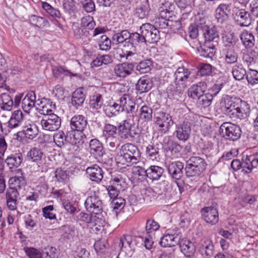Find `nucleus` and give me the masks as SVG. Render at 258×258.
<instances>
[{"label": "nucleus", "instance_id": "f257e3e1", "mask_svg": "<svg viewBox=\"0 0 258 258\" xmlns=\"http://www.w3.org/2000/svg\"><path fill=\"white\" fill-rule=\"evenodd\" d=\"M197 116L192 113L184 115L183 120L176 124L175 135L179 141H187L190 136L191 126L195 123Z\"/></svg>", "mask_w": 258, "mask_h": 258}, {"label": "nucleus", "instance_id": "f03ea898", "mask_svg": "<svg viewBox=\"0 0 258 258\" xmlns=\"http://www.w3.org/2000/svg\"><path fill=\"white\" fill-rule=\"evenodd\" d=\"M116 43H122L125 42L127 43V46L131 47V49L133 51H135V45L140 43H144L145 38L142 34H139L137 32L130 34L127 30H122L119 33L114 34V42Z\"/></svg>", "mask_w": 258, "mask_h": 258}, {"label": "nucleus", "instance_id": "7ed1b4c3", "mask_svg": "<svg viewBox=\"0 0 258 258\" xmlns=\"http://www.w3.org/2000/svg\"><path fill=\"white\" fill-rule=\"evenodd\" d=\"M173 5L166 2L160 8L159 17L155 19L154 26L155 28L165 29L168 26L169 19L173 14Z\"/></svg>", "mask_w": 258, "mask_h": 258}, {"label": "nucleus", "instance_id": "20e7f679", "mask_svg": "<svg viewBox=\"0 0 258 258\" xmlns=\"http://www.w3.org/2000/svg\"><path fill=\"white\" fill-rule=\"evenodd\" d=\"M219 133L224 138L230 141H235L240 139L242 131L239 125L231 122H225L221 125Z\"/></svg>", "mask_w": 258, "mask_h": 258}, {"label": "nucleus", "instance_id": "39448f33", "mask_svg": "<svg viewBox=\"0 0 258 258\" xmlns=\"http://www.w3.org/2000/svg\"><path fill=\"white\" fill-rule=\"evenodd\" d=\"M154 121L158 130L163 133H166L173 124L171 116L163 111L155 112L154 114Z\"/></svg>", "mask_w": 258, "mask_h": 258}, {"label": "nucleus", "instance_id": "423d86ee", "mask_svg": "<svg viewBox=\"0 0 258 258\" xmlns=\"http://www.w3.org/2000/svg\"><path fill=\"white\" fill-rule=\"evenodd\" d=\"M190 72L184 67H179L174 74V84L176 86V91L180 93L187 85V83L190 82Z\"/></svg>", "mask_w": 258, "mask_h": 258}, {"label": "nucleus", "instance_id": "0eeeda50", "mask_svg": "<svg viewBox=\"0 0 258 258\" xmlns=\"http://www.w3.org/2000/svg\"><path fill=\"white\" fill-rule=\"evenodd\" d=\"M240 99L239 97L228 95L224 97L221 102V110L223 112L231 118H233Z\"/></svg>", "mask_w": 258, "mask_h": 258}, {"label": "nucleus", "instance_id": "6e6552de", "mask_svg": "<svg viewBox=\"0 0 258 258\" xmlns=\"http://www.w3.org/2000/svg\"><path fill=\"white\" fill-rule=\"evenodd\" d=\"M61 118L54 113L44 116L41 120V125L43 130L53 132L57 130L61 125Z\"/></svg>", "mask_w": 258, "mask_h": 258}, {"label": "nucleus", "instance_id": "1a4fd4ad", "mask_svg": "<svg viewBox=\"0 0 258 258\" xmlns=\"http://www.w3.org/2000/svg\"><path fill=\"white\" fill-rule=\"evenodd\" d=\"M85 206L87 211L96 215L102 212V203L99 197L95 195L88 197L85 201Z\"/></svg>", "mask_w": 258, "mask_h": 258}, {"label": "nucleus", "instance_id": "9d476101", "mask_svg": "<svg viewBox=\"0 0 258 258\" xmlns=\"http://www.w3.org/2000/svg\"><path fill=\"white\" fill-rule=\"evenodd\" d=\"M55 104L50 99L45 98L42 100L38 99L36 102V110L40 114H43L44 116L52 113V109H55Z\"/></svg>", "mask_w": 258, "mask_h": 258}, {"label": "nucleus", "instance_id": "9b49d317", "mask_svg": "<svg viewBox=\"0 0 258 258\" xmlns=\"http://www.w3.org/2000/svg\"><path fill=\"white\" fill-rule=\"evenodd\" d=\"M180 237L179 232L176 231L173 233L170 231L161 238L159 243L161 246L164 247L174 246L178 244Z\"/></svg>", "mask_w": 258, "mask_h": 258}, {"label": "nucleus", "instance_id": "f8f14e48", "mask_svg": "<svg viewBox=\"0 0 258 258\" xmlns=\"http://www.w3.org/2000/svg\"><path fill=\"white\" fill-rule=\"evenodd\" d=\"M178 244L181 252L185 256H193L196 251V246L194 242L187 238H181Z\"/></svg>", "mask_w": 258, "mask_h": 258}, {"label": "nucleus", "instance_id": "ddd939ff", "mask_svg": "<svg viewBox=\"0 0 258 258\" xmlns=\"http://www.w3.org/2000/svg\"><path fill=\"white\" fill-rule=\"evenodd\" d=\"M201 212L207 223L215 225L218 222L219 214L216 208L213 207H205Z\"/></svg>", "mask_w": 258, "mask_h": 258}, {"label": "nucleus", "instance_id": "4468645a", "mask_svg": "<svg viewBox=\"0 0 258 258\" xmlns=\"http://www.w3.org/2000/svg\"><path fill=\"white\" fill-rule=\"evenodd\" d=\"M183 168V163L180 161L173 162L167 166L170 177L175 180H179L182 177Z\"/></svg>", "mask_w": 258, "mask_h": 258}, {"label": "nucleus", "instance_id": "2eb2a0df", "mask_svg": "<svg viewBox=\"0 0 258 258\" xmlns=\"http://www.w3.org/2000/svg\"><path fill=\"white\" fill-rule=\"evenodd\" d=\"M214 246L212 241L209 238L202 239L199 243V251L203 258H208L213 254Z\"/></svg>", "mask_w": 258, "mask_h": 258}, {"label": "nucleus", "instance_id": "dca6fc26", "mask_svg": "<svg viewBox=\"0 0 258 258\" xmlns=\"http://www.w3.org/2000/svg\"><path fill=\"white\" fill-rule=\"evenodd\" d=\"M218 43L204 42L200 48H198V51L200 55L206 58H212L215 54L216 51V47Z\"/></svg>", "mask_w": 258, "mask_h": 258}, {"label": "nucleus", "instance_id": "f3484780", "mask_svg": "<svg viewBox=\"0 0 258 258\" xmlns=\"http://www.w3.org/2000/svg\"><path fill=\"white\" fill-rule=\"evenodd\" d=\"M121 148L125 154H128L130 156V164H136L139 161L140 152L136 146L132 144H127L122 146Z\"/></svg>", "mask_w": 258, "mask_h": 258}, {"label": "nucleus", "instance_id": "a211bd4d", "mask_svg": "<svg viewBox=\"0 0 258 258\" xmlns=\"http://www.w3.org/2000/svg\"><path fill=\"white\" fill-rule=\"evenodd\" d=\"M88 124L87 119L82 115H74L71 119V128L78 132H83L86 128Z\"/></svg>", "mask_w": 258, "mask_h": 258}, {"label": "nucleus", "instance_id": "6ab92c4d", "mask_svg": "<svg viewBox=\"0 0 258 258\" xmlns=\"http://www.w3.org/2000/svg\"><path fill=\"white\" fill-rule=\"evenodd\" d=\"M235 20L240 26H248L253 19L251 14L245 9L238 10L235 16Z\"/></svg>", "mask_w": 258, "mask_h": 258}, {"label": "nucleus", "instance_id": "aec40b11", "mask_svg": "<svg viewBox=\"0 0 258 258\" xmlns=\"http://www.w3.org/2000/svg\"><path fill=\"white\" fill-rule=\"evenodd\" d=\"M37 101L35 92L29 91L22 100V108L25 112L29 113L34 107L36 108Z\"/></svg>", "mask_w": 258, "mask_h": 258}, {"label": "nucleus", "instance_id": "412c9836", "mask_svg": "<svg viewBox=\"0 0 258 258\" xmlns=\"http://www.w3.org/2000/svg\"><path fill=\"white\" fill-rule=\"evenodd\" d=\"M19 195V192L16 189L9 188L7 190L6 198L7 205L9 210L14 211L17 209Z\"/></svg>", "mask_w": 258, "mask_h": 258}, {"label": "nucleus", "instance_id": "4be33fe9", "mask_svg": "<svg viewBox=\"0 0 258 258\" xmlns=\"http://www.w3.org/2000/svg\"><path fill=\"white\" fill-rule=\"evenodd\" d=\"M207 89V84L205 82H199L192 85L188 90V96L194 99H197L204 94Z\"/></svg>", "mask_w": 258, "mask_h": 258}, {"label": "nucleus", "instance_id": "5701e85b", "mask_svg": "<svg viewBox=\"0 0 258 258\" xmlns=\"http://www.w3.org/2000/svg\"><path fill=\"white\" fill-rule=\"evenodd\" d=\"M134 68L133 63L123 62L115 66L114 72L116 77L123 78L132 73Z\"/></svg>", "mask_w": 258, "mask_h": 258}, {"label": "nucleus", "instance_id": "b1692460", "mask_svg": "<svg viewBox=\"0 0 258 258\" xmlns=\"http://www.w3.org/2000/svg\"><path fill=\"white\" fill-rule=\"evenodd\" d=\"M38 129L35 124H29L23 126V130L17 133V135L21 138L33 140L38 134Z\"/></svg>", "mask_w": 258, "mask_h": 258}, {"label": "nucleus", "instance_id": "393cba45", "mask_svg": "<svg viewBox=\"0 0 258 258\" xmlns=\"http://www.w3.org/2000/svg\"><path fill=\"white\" fill-rule=\"evenodd\" d=\"M202 31L205 37V42L218 43L219 34L215 27L203 26Z\"/></svg>", "mask_w": 258, "mask_h": 258}, {"label": "nucleus", "instance_id": "a878e982", "mask_svg": "<svg viewBox=\"0 0 258 258\" xmlns=\"http://www.w3.org/2000/svg\"><path fill=\"white\" fill-rule=\"evenodd\" d=\"M250 112L249 104L247 102L240 99L238 106H237L233 118L240 119L245 118L249 116Z\"/></svg>", "mask_w": 258, "mask_h": 258}, {"label": "nucleus", "instance_id": "bb28decb", "mask_svg": "<svg viewBox=\"0 0 258 258\" xmlns=\"http://www.w3.org/2000/svg\"><path fill=\"white\" fill-rule=\"evenodd\" d=\"M90 152L96 159H100L105 152L102 144L97 139H92L89 144Z\"/></svg>", "mask_w": 258, "mask_h": 258}, {"label": "nucleus", "instance_id": "cd10ccee", "mask_svg": "<svg viewBox=\"0 0 258 258\" xmlns=\"http://www.w3.org/2000/svg\"><path fill=\"white\" fill-rule=\"evenodd\" d=\"M177 6L183 11L181 19H186L191 15L193 8L191 0H174Z\"/></svg>", "mask_w": 258, "mask_h": 258}, {"label": "nucleus", "instance_id": "c85d7f7f", "mask_svg": "<svg viewBox=\"0 0 258 258\" xmlns=\"http://www.w3.org/2000/svg\"><path fill=\"white\" fill-rule=\"evenodd\" d=\"M86 173L92 181L96 182H100L103 177L102 169L96 164L88 167L86 169Z\"/></svg>", "mask_w": 258, "mask_h": 258}, {"label": "nucleus", "instance_id": "c756f323", "mask_svg": "<svg viewBox=\"0 0 258 258\" xmlns=\"http://www.w3.org/2000/svg\"><path fill=\"white\" fill-rule=\"evenodd\" d=\"M129 158L130 156L128 154H125L121 148L120 151L117 153L115 157L116 170L120 171L128 166V164L130 163Z\"/></svg>", "mask_w": 258, "mask_h": 258}, {"label": "nucleus", "instance_id": "7c9ffc66", "mask_svg": "<svg viewBox=\"0 0 258 258\" xmlns=\"http://www.w3.org/2000/svg\"><path fill=\"white\" fill-rule=\"evenodd\" d=\"M153 86V82L146 76L141 77L136 85V89L140 93L147 92L150 90Z\"/></svg>", "mask_w": 258, "mask_h": 258}, {"label": "nucleus", "instance_id": "2f4dec72", "mask_svg": "<svg viewBox=\"0 0 258 258\" xmlns=\"http://www.w3.org/2000/svg\"><path fill=\"white\" fill-rule=\"evenodd\" d=\"M23 160V156L21 153L11 154L7 157L5 160L8 166L10 169L16 168L18 167Z\"/></svg>", "mask_w": 258, "mask_h": 258}, {"label": "nucleus", "instance_id": "473e14b6", "mask_svg": "<svg viewBox=\"0 0 258 258\" xmlns=\"http://www.w3.org/2000/svg\"><path fill=\"white\" fill-rule=\"evenodd\" d=\"M23 118V114L21 110L15 111L8 122V127L13 129L22 125L24 120Z\"/></svg>", "mask_w": 258, "mask_h": 258}, {"label": "nucleus", "instance_id": "72a5a7b5", "mask_svg": "<svg viewBox=\"0 0 258 258\" xmlns=\"http://www.w3.org/2000/svg\"><path fill=\"white\" fill-rule=\"evenodd\" d=\"M125 175L116 173L114 175V191L119 192L127 188Z\"/></svg>", "mask_w": 258, "mask_h": 258}, {"label": "nucleus", "instance_id": "f704fd0d", "mask_svg": "<svg viewBox=\"0 0 258 258\" xmlns=\"http://www.w3.org/2000/svg\"><path fill=\"white\" fill-rule=\"evenodd\" d=\"M43 156L44 153L41 149L36 147H33L28 152L26 158L30 162H33L39 164Z\"/></svg>", "mask_w": 258, "mask_h": 258}, {"label": "nucleus", "instance_id": "c9c22d12", "mask_svg": "<svg viewBox=\"0 0 258 258\" xmlns=\"http://www.w3.org/2000/svg\"><path fill=\"white\" fill-rule=\"evenodd\" d=\"M9 188L16 189H24L26 185V181L23 176H15L10 178L9 180Z\"/></svg>", "mask_w": 258, "mask_h": 258}, {"label": "nucleus", "instance_id": "e433bc0d", "mask_svg": "<svg viewBox=\"0 0 258 258\" xmlns=\"http://www.w3.org/2000/svg\"><path fill=\"white\" fill-rule=\"evenodd\" d=\"M131 126V125L128 122L123 120L122 122L119 123L117 128L114 126V129L118 131V133L122 139H127L130 137L131 138L133 137L130 132Z\"/></svg>", "mask_w": 258, "mask_h": 258}, {"label": "nucleus", "instance_id": "4c0bfd02", "mask_svg": "<svg viewBox=\"0 0 258 258\" xmlns=\"http://www.w3.org/2000/svg\"><path fill=\"white\" fill-rule=\"evenodd\" d=\"M223 55L226 63L231 64L235 63L238 58V55L234 48L227 47L223 49Z\"/></svg>", "mask_w": 258, "mask_h": 258}, {"label": "nucleus", "instance_id": "58836bf2", "mask_svg": "<svg viewBox=\"0 0 258 258\" xmlns=\"http://www.w3.org/2000/svg\"><path fill=\"white\" fill-rule=\"evenodd\" d=\"M85 99V95L84 94L82 89H77L73 94L72 97V104L77 109L79 107L83 105Z\"/></svg>", "mask_w": 258, "mask_h": 258}, {"label": "nucleus", "instance_id": "ea45409f", "mask_svg": "<svg viewBox=\"0 0 258 258\" xmlns=\"http://www.w3.org/2000/svg\"><path fill=\"white\" fill-rule=\"evenodd\" d=\"M164 170L163 168L153 165L147 169V177L152 180H157L162 176Z\"/></svg>", "mask_w": 258, "mask_h": 258}, {"label": "nucleus", "instance_id": "a19ab883", "mask_svg": "<svg viewBox=\"0 0 258 258\" xmlns=\"http://www.w3.org/2000/svg\"><path fill=\"white\" fill-rule=\"evenodd\" d=\"M164 144L166 150L170 151L172 155H177L182 150V147L177 142L168 138L165 139Z\"/></svg>", "mask_w": 258, "mask_h": 258}, {"label": "nucleus", "instance_id": "79ce46f5", "mask_svg": "<svg viewBox=\"0 0 258 258\" xmlns=\"http://www.w3.org/2000/svg\"><path fill=\"white\" fill-rule=\"evenodd\" d=\"M117 101H120L124 106V111L127 113H132L135 109V102L130 98L128 95L123 94L119 98L116 99Z\"/></svg>", "mask_w": 258, "mask_h": 258}, {"label": "nucleus", "instance_id": "37998d69", "mask_svg": "<svg viewBox=\"0 0 258 258\" xmlns=\"http://www.w3.org/2000/svg\"><path fill=\"white\" fill-rule=\"evenodd\" d=\"M139 118L145 122L152 121L153 118V109L148 105L144 104L140 109Z\"/></svg>", "mask_w": 258, "mask_h": 258}, {"label": "nucleus", "instance_id": "c03bdc74", "mask_svg": "<svg viewBox=\"0 0 258 258\" xmlns=\"http://www.w3.org/2000/svg\"><path fill=\"white\" fill-rule=\"evenodd\" d=\"M114 58L119 61H123L128 59V57L134 55L135 53L132 50H127L125 48H114Z\"/></svg>", "mask_w": 258, "mask_h": 258}, {"label": "nucleus", "instance_id": "a18cd8bd", "mask_svg": "<svg viewBox=\"0 0 258 258\" xmlns=\"http://www.w3.org/2000/svg\"><path fill=\"white\" fill-rule=\"evenodd\" d=\"M103 104V99L99 94H96L90 96L89 106L90 109L97 110L100 109Z\"/></svg>", "mask_w": 258, "mask_h": 258}, {"label": "nucleus", "instance_id": "49530a36", "mask_svg": "<svg viewBox=\"0 0 258 258\" xmlns=\"http://www.w3.org/2000/svg\"><path fill=\"white\" fill-rule=\"evenodd\" d=\"M200 22L191 24L188 27V33L190 37L192 39H196L199 35V30L202 31L203 26H207L204 19L201 20Z\"/></svg>", "mask_w": 258, "mask_h": 258}, {"label": "nucleus", "instance_id": "de8ad7c7", "mask_svg": "<svg viewBox=\"0 0 258 258\" xmlns=\"http://www.w3.org/2000/svg\"><path fill=\"white\" fill-rule=\"evenodd\" d=\"M240 39L245 47L251 48L254 45V37L247 31H243L240 35Z\"/></svg>", "mask_w": 258, "mask_h": 258}, {"label": "nucleus", "instance_id": "09e8293b", "mask_svg": "<svg viewBox=\"0 0 258 258\" xmlns=\"http://www.w3.org/2000/svg\"><path fill=\"white\" fill-rule=\"evenodd\" d=\"M150 10L148 0H144L141 5L138 6L136 9V15L140 19L145 18L149 14Z\"/></svg>", "mask_w": 258, "mask_h": 258}, {"label": "nucleus", "instance_id": "8fccbe9b", "mask_svg": "<svg viewBox=\"0 0 258 258\" xmlns=\"http://www.w3.org/2000/svg\"><path fill=\"white\" fill-rule=\"evenodd\" d=\"M14 105V101L12 97L8 94L3 93L0 97V106L4 110L10 111Z\"/></svg>", "mask_w": 258, "mask_h": 258}, {"label": "nucleus", "instance_id": "3c124183", "mask_svg": "<svg viewBox=\"0 0 258 258\" xmlns=\"http://www.w3.org/2000/svg\"><path fill=\"white\" fill-rule=\"evenodd\" d=\"M232 73L233 78L237 81L243 80L245 77H246L247 72L243 68L242 64L235 65L232 68Z\"/></svg>", "mask_w": 258, "mask_h": 258}, {"label": "nucleus", "instance_id": "603ef678", "mask_svg": "<svg viewBox=\"0 0 258 258\" xmlns=\"http://www.w3.org/2000/svg\"><path fill=\"white\" fill-rule=\"evenodd\" d=\"M246 163H244V166H247L250 170V173L252 172L253 168L258 167V153L246 155Z\"/></svg>", "mask_w": 258, "mask_h": 258}, {"label": "nucleus", "instance_id": "864d4df0", "mask_svg": "<svg viewBox=\"0 0 258 258\" xmlns=\"http://www.w3.org/2000/svg\"><path fill=\"white\" fill-rule=\"evenodd\" d=\"M184 170L186 175L187 177L198 176L205 170L202 168H198L195 165H189L186 163Z\"/></svg>", "mask_w": 258, "mask_h": 258}, {"label": "nucleus", "instance_id": "5fc2aeb1", "mask_svg": "<svg viewBox=\"0 0 258 258\" xmlns=\"http://www.w3.org/2000/svg\"><path fill=\"white\" fill-rule=\"evenodd\" d=\"M29 20L31 24L39 28H43L48 24L45 18L34 15L30 16Z\"/></svg>", "mask_w": 258, "mask_h": 258}, {"label": "nucleus", "instance_id": "6e6d98bb", "mask_svg": "<svg viewBox=\"0 0 258 258\" xmlns=\"http://www.w3.org/2000/svg\"><path fill=\"white\" fill-rule=\"evenodd\" d=\"M41 6L43 9L50 16L54 18H60L61 14L59 11L52 7L47 2H42Z\"/></svg>", "mask_w": 258, "mask_h": 258}, {"label": "nucleus", "instance_id": "4d7b16f0", "mask_svg": "<svg viewBox=\"0 0 258 258\" xmlns=\"http://www.w3.org/2000/svg\"><path fill=\"white\" fill-rule=\"evenodd\" d=\"M213 99L211 93H204L197 99L198 104L202 108H206L211 104Z\"/></svg>", "mask_w": 258, "mask_h": 258}, {"label": "nucleus", "instance_id": "13d9d810", "mask_svg": "<svg viewBox=\"0 0 258 258\" xmlns=\"http://www.w3.org/2000/svg\"><path fill=\"white\" fill-rule=\"evenodd\" d=\"M244 163H246V158L243 159L242 162L239 160L233 159L231 163V166L235 171H237L241 168L242 171L244 173H250L249 168L247 166H244Z\"/></svg>", "mask_w": 258, "mask_h": 258}, {"label": "nucleus", "instance_id": "bf43d9fd", "mask_svg": "<svg viewBox=\"0 0 258 258\" xmlns=\"http://www.w3.org/2000/svg\"><path fill=\"white\" fill-rule=\"evenodd\" d=\"M103 137L106 140V144L112 147L113 140V125L107 124L103 130Z\"/></svg>", "mask_w": 258, "mask_h": 258}, {"label": "nucleus", "instance_id": "052dcab7", "mask_svg": "<svg viewBox=\"0 0 258 258\" xmlns=\"http://www.w3.org/2000/svg\"><path fill=\"white\" fill-rule=\"evenodd\" d=\"M159 149L157 145H149L146 148V153L149 159L154 161L159 159Z\"/></svg>", "mask_w": 258, "mask_h": 258}, {"label": "nucleus", "instance_id": "680f3d73", "mask_svg": "<svg viewBox=\"0 0 258 258\" xmlns=\"http://www.w3.org/2000/svg\"><path fill=\"white\" fill-rule=\"evenodd\" d=\"M152 62L150 59L144 60L137 66L136 69L141 74L147 73L151 70Z\"/></svg>", "mask_w": 258, "mask_h": 258}, {"label": "nucleus", "instance_id": "e2e57ef3", "mask_svg": "<svg viewBox=\"0 0 258 258\" xmlns=\"http://www.w3.org/2000/svg\"><path fill=\"white\" fill-rule=\"evenodd\" d=\"M186 164H189V165H195L198 168H202L204 170H205L206 166V163L205 160L198 156H192L187 161Z\"/></svg>", "mask_w": 258, "mask_h": 258}, {"label": "nucleus", "instance_id": "0e129e2a", "mask_svg": "<svg viewBox=\"0 0 258 258\" xmlns=\"http://www.w3.org/2000/svg\"><path fill=\"white\" fill-rule=\"evenodd\" d=\"M155 27L149 23L143 24L140 27L141 33L142 34V35L145 38V42H148V40L151 37L152 31H153V29H154Z\"/></svg>", "mask_w": 258, "mask_h": 258}, {"label": "nucleus", "instance_id": "69168bd1", "mask_svg": "<svg viewBox=\"0 0 258 258\" xmlns=\"http://www.w3.org/2000/svg\"><path fill=\"white\" fill-rule=\"evenodd\" d=\"M246 79L248 85L254 86L258 84V71L249 69L247 72Z\"/></svg>", "mask_w": 258, "mask_h": 258}, {"label": "nucleus", "instance_id": "338daca9", "mask_svg": "<svg viewBox=\"0 0 258 258\" xmlns=\"http://www.w3.org/2000/svg\"><path fill=\"white\" fill-rule=\"evenodd\" d=\"M223 42L225 48L233 47L234 48L237 39L232 33H228L222 37Z\"/></svg>", "mask_w": 258, "mask_h": 258}, {"label": "nucleus", "instance_id": "774afa93", "mask_svg": "<svg viewBox=\"0 0 258 258\" xmlns=\"http://www.w3.org/2000/svg\"><path fill=\"white\" fill-rule=\"evenodd\" d=\"M68 137L66 136L64 133L62 131H59L53 135V140L57 146L61 147L66 144Z\"/></svg>", "mask_w": 258, "mask_h": 258}]
</instances>
